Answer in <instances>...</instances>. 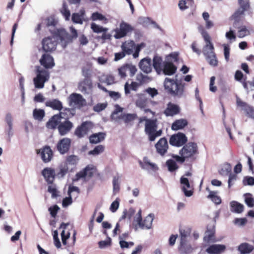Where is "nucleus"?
<instances>
[{
	"instance_id": "nucleus-1",
	"label": "nucleus",
	"mask_w": 254,
	"mask_h": 254,
	"mask_svg": "<svg viewBox=\"0 0 254 254\" xmlns=\"http://www.w3.org/2000/svg\"><path fill=\"white\" fill-rule=\"evenodd\" d=\"M198 30L205 42V45L203 48L202 53L207 62L209 63V64H216L218 61L216 55L214 52V48L211 42L210 36L202 26L198 27Z\"/></svg>"
},
{
	"instance_id": "nucleus-2",
	"label": "nucleus",
	"mask_w": 254,
	"mask_h": 254,
	"mask_svg": "<svg viewBox=\"0 0 254 254\" xmlns=\"http://www.w3.org/2000/svg\"><path fill=\"white\" fill-rule=\"evenodd\" d=\"M143 121H145L144 131L150 141H154L157 137L162 135V130H157V120L147 119L146 117H141L139 119V123Z\"/></svg>"
},
{
	"instance_id": "nucleus-3",
	"label": "nucleus",
	"mask_w": 254,
	"mask_h": 254,
	"mask_svg": "<svg viewBox=\"0 0 254 254\" xmlns=\"http://www.w3.org/2000/svg\"><path fill=\"white\" fill-rule=\"evenodd\" d=\"M44 68H41L37 66L36 76L33 79V82L35 88L38 89L43 88L45 83L50 78V73L48 69L52 68L55 64H42Z\"/></svg>"
},
{
	"instance_id": "nucleus-4",
	"label": "nucleus",
	"mask_w": 254,
	"mask_h": 254,
	"mask_svg": "<svg viewBox=\"0 0 254 254\" xmlns=\"http://www.w3.org/2000/svg\"><path fill=\"white\" fill-rule=\"evenodd\" d=\"M185 84L177 82L174 79L166 78L164 81L165 90L173 96L181 97L183 94Z\"/></svg>"
},
{
	"instance_id": "nucleus-5",
	"label": "nucleus",
	"mask_w": 254,
	"mask_h": 254,
	"mask_svg": "<svg viewBox=\"0 0 254 254\" xmlns=\"http://www.w3.org/2000/svg\"><path fill=\"white\" fill-rule=\"evenodd\" d=\"M70 29L72 36H69L63 29H59L57 31V35L61 40V43L63 47H65L67 44L71 42L73 38L77 37V33L75 29L70 27Z\"/></svg>"
},
{
	"instance_id": "nucleus-6",
	"label": "nucleus",
	"mask_w": 254,
	"mask_h": 254,
	"mask_svg": "<svg viewBox=\"0 0 254 254\" xmlns=\"http://www.w3.org/2000/svg\"><path fill=\"white\" fill-rule=\"evenodd\" d=\"M94 127L93 124L90 121H85L78 126L74 131V134L79 138L84 137Z\"/></svg>"
},
{
	"instance_id": "nucleus-7",
	"label": "nucleus",
	"mask_w": 254,
	"mask_h": 254,
	"mask_svg": "<svg viewBox=\"0 0 254 254\" xmlns=\"http://www.w3.org/2000/svg\"><path fill=\"white\" fill-rule=\"evenodd\" d=\"M184 145L180 151L187 159L191 158L194 155L198 154V147L196 143L190 142Z\"/></svg>"
},
{
	"instance_id": "nucleus-8",
	"label": "nucleus",
	"mask_w": 254,
	"mask_h": 254,
	"mask_svg": "<svg viewBox=\"0 0 254 254\" xmlns=\"http://www.w3.org/2000/svg\"><path fill=\"white\" fill-rule=\"evenodd\" d=\"M36 152L45 163L50 162L54 156L53 151L49 145H45L40 149H36Z\"/></svg>"
},
{
	"instance_id": "nucleus-9",
	"label": "nucleus",
	"mask_w": 254,
	"mask_h": 254,
	"mask_svg": "<svg viewBox=\"0 0 254 254\" xmlns=\"http://www.w3.org/2000/svg\"><path fill=\"white\" fill-rule=\"evenodd\" d=\"M133 30V27L128 23L122 21L119 25V28L115 29L114 37L116 39H121L126 36L128 33Z\"/></svg>"
},
{
	"instance_id": "nucleus-10",
	"label": "nucleus",
	"mask_w": 254,
	"mask_h": 254,
	"mask_svg": "<svg viewBox=\"0 0 254 254\" xmlns=\"http://www.w3.org/2000/svg\"><path fill=\"white\" fill-rule=\"evenodd\" d=\"M153 67L158 74L172 75L175 73L177 67L175 64H153Z\"/></svg>"
},
{
	"instance_id": "nucleus-11",
	"label": "nucleus",
	"mask_w": 254,
	"mask_h": 254,
	"mask_svg": "<svg viewBox=\"0 0 254 254\" xmlns=\"http://www.w3.org/2000/svg\"><path fill=\"white\" fill-rule=\"evenodd\" d=\"M96 171V168L92 165H88L83 169L77 173L75 175V178L73 181H78L82 178H87L90 179L92 178Z\"/></svg>"
},
{
	"instance_id": "nucleus-12",
	"label": "nucleus",
	"mask_w": 254,
	"mask_h": 254,
	"mask_svg": "<svg viewBox=\"0 0 254 254\" xmlns=\"http://www.w3.org/2000/svg\"><path fill=\"white\" fill-rule=\"evenodd\" d=\"M188 138L182 132H178L172 135L169 140L170 144L174 146L180 147L186 143Z\"/></svg>"
},
{
	"instance_id": "nucleus-13",
	"label": "nucleus",
	"mask_w": 254,
	"mask_h": 254,
	"mask_svg": "<svg viewBox=\"0 0 254 254\" xmlns=\"http://www.w3.org/2000/svg\"><path fill=\"white\" fill-rule=\"evenodd\" d=\"M42 48L46 52H52L56 49L57 38L55 36L47 37L44 38L42 42Z\"/></svg>"
},
{
	"instance_id": "nucleus-14",
	"label": "nucleus",
	"mask_w": 254,
	"mask_h": 254,
	"mask_svg": "<svg viewBox=\"0 0 254 254\" xmlns=\"http://www.w3.org/2000/svg\"><path fill=\"white\" fill-rule=\"evenodd\" d=\"M71 144V139L64 137L59 140L56 145V148L60 154H64L68 152Z\"/></svg>"
},
{
	"instance_id": "nucleus-15",
	"label": "nucleus",
	"mask_w": 254,
	"mask_h": 254,
	"mask_svg": "<svg viewBox=\"0 0 254 254\" xmlns=\"http://www.w3.org/2000/svg\"><path fill=\"white\" fill-rule=\"evenodd\" d=\"M155 146L158 154L161 156L164 155L167 153L169 147L167 139L165 137L161 138Z\"/></svg>"
},
{
	"instance_id": "nucleus-16",
	"label": "nucleus",
	"mask_w": 254,
	"mask_h": 254,
	"mask_svg": "<svg viewBox=\"0 0 254 254\" xmlns=\"http://www.w3.org/2000/svg\"><path fill=\"white\" fill-rule=\"evenodd\" d=\"M136 71V68L133 64H124L119 69V73L122 78L126 77L127 72L129 73L130 76H132Z\"/></svg>"
},
{
	"instance_id": "nucleus-17",
	"label": "nucleus",
	"mask_w": 254,
	"mask_h": 254,
	"mask_svg": "<svg viewBox=\"0 0 254 254\" xmlns=\"http://www.w3.org/2000/svg\"><path fill=\"white\" fill-rule=\"evenodd\" d=\"M42 175L48 184H53L55 178V171L53 168H45L42 171Z\"/></svg>"
},
{
	"instance_id": "nucleus-18",
	"label": "nucleus",
	"mask_w": 254,
	"mask_h": 254,
	"mask_svg": "<svg viewBox=\"0 0 254 254\" xmlns=\"http://www.w3.org/2000/svg\"><path fill=\"white\" fill-rule=\"evenodd\" d=\"M73 127V124L70 121L65 120L64 122L60 123L58 129L61 135H64L70 131Z\"/></svg>"
},
{
	"instance_id": "nucleus-19",
	"label": "nucleus",
	"mask_w": 254,
	"mask_h": 254,
	"mask_svg": "<svg viewBox=\"0 0 254 254\" xmlns=\"http://www.w3.org/2000/svg\"><path fill=\"white\" fill-rule=\"evenodd\" d=\"M180 112V108L178 105L169 102L167 105V107L164 110V113L167 117H172L179 114Z\"/></svg>"
},
{
	"instance_id": "nucleus-20",
	"label": "nucleus",
	"mask_w": 254,
	"mask_h": 254,
	"mask_svg": "<svg viewBox=\"0 0 254 254\" xmlns=\"http://www.w3.org/2000/svg\"><path fill=\"white\" fill-rule=\"evenodd\" d=\"M78 89L83 93H87L89 90L92 88V83L91 78H84V79L79 83Z\"/></svg>"
},
{
	"instance_id": "nucleus-21",
	"label": "nucleus",
	"mask_w": 254,
	"mask_h": 254,
	"mask_svg": "<svg viewBox=\"0 0 254 254\" xmlns=\"http://www.w3.org/2000/svg\"><path fill=\"white\" fill-rule=\"evenodd\" d=\"M61 117L56 114L52 116L46 123V127L49 129H55L61 123Z\"/></svg>"
},
{
	"instance_id": "nucleus-22",
	"label": "nucleus",
	"mask_w": 254,
	"mask_h": 254,
	"mask_svg": "<svg viewBox=\"0 0 254 254\" xmlns=\"http://www.w3.org/2000/svg\"><path fill=\"white\" fill-rule=\"evenodd\" d=\"M225 250L226 246L224 245L214 244L207 248L206 252L209 254H220Z\"/></svg>"
},
{
	"instance_id": "nucleus-23",
	"label": "nucleus",
	"mask_w": 254,
	"mask_h": 254,
	"mask_svg": "<svg viewBox=\"0 0 254 254\" xmlns=\"http://www.w3.org/2000/svg\"><path fill=\"white\" fill-rule=\"evenodd\" d=\"M249 6H243L237 9L235 13L231 16V19L234 21V26L236 27V23L238 22L242 16L244 14V11L248 8Z\"/></svg>"
},
{
	"instance_id": "nucleus-24",
	"label": "nucleus",
	"mask_w": 254,
	"mask_h": 254,
	"mask_svg": "<svg viewBox=\"0 0 254 254\" xmlns=\"http://www.w3.org/2000/svg\"><path fill=\"white\" fill-rule=\"evenodd\" d=\"M106 133L102 132L93 133L89 137V142L91 144H97L103 141L105 138Z\"/></svg>"
},
{
	"instance_id": "nucleus-25",
	"label": "nucleus",
	"mask_w": 254,
	"mask_h": 254,
	"mask_svg": "<svg viewBox=\"0 0 254 254\" xmlns=\"http://www.w3.org/2000/svg\"><path fill=\"white\" fill-rule=\"evenodd\" d=\"M121 48L127 54L130 55L133 53V50H135V44L133 41H127L123 43Z\"/></svg>"
},
{
	"instance_id": "nucleus-26",
	"label": "nucleus",
	"mask_w": 254,
	"mask_h": 254,
	"mask_svg": "<svg viewBox=\"0 0 254 254\" xmlns=\"http://www.w3.org/2000/svg\"><path fill=\"white\" fill-rule=\"evenodd\" d=\"M180 183L183 185L182 189L185 193V195L188 197L191 196L193 194V191L191 190H187V188H190V184L188 179L185 178L184 177H182L180 179Z\"/></svg>"
},
{
	"instance_id": "nucleus-27",
	"label": "nucleus",
	"mask_w": 254,
	"mask_h": 254,
	"mask_svg": "<svg viewBox=\"0 0 254 254\" xmlns=\"http://www.w3.org/2000/svg\"><path fill=\"white\" fill-rule=\"evenodd\" d=\"M153 220L151 214H149L146 216L143 221L140 220L137 223L139 226L142 229H149L151 228Z\"/></svg>"
},
{
	"instance_id": "nucleus-28",
	"label": "nucleus",
	"mask_w": 254,
	"mask_h": 254,
	"mask_svg": "<svg viewBox=\"0 0 254 254\" xmlns=\"http://www.w3.org/2000/svg\"><path fill=\"white\" fill-rule=\"evenodd\" d=\"M137 118V116L136 114L123 113L120 115L117 119L122 120L126 124L128 125Z\"/></svg>"
},
{
	"instance_id": "nucleus-29",
	"label": "nucleus",
	"mask_w": 254,
	"mask_h": 254,
	"mask_svg": "<svg viewBox=\"0 0 254 254\" xmlns=\"http://www.w3.org/2000/svg\"><path fill=\"white\" fill-rule=\"evenodd\" d=\"M45 105L47 107H50L55 110L61 111L63 109L62 103L58 99L47 101Z\"/></svg>"
},
{
	"instance_id": "nucleus-30",
	"label": "nucleus",
	"mask_w": 254,
	"mask_h": 254,
	"mask_svg": "<svg viewBox=\"0 0 254 254\" xmlns=\"http://www.w3.org/2000/svg\"><path fill=\"white\" fill-rule=\"evenodd\" d=\"M237 29V36L239 38H243L251 34V32L246 25H241L236 27Z\"/></svg>"
},
{
	"instance_id": "nucleus-31",
	"label": "nucleus",
	"mask_w": 254,
	"mask_h": 254,
	"mask_svg": "<svg viewBox=\"0 0 254 254\" xmlns=\"http://www.w3.org/2000/svg\"><path fill=\"white\" fill-rule=\"evenodd\" d=\"M254 249V246L247 243L241 244L238 248V250L240 252L241 254H249L252 252Z\"/></svg>"
},
{
	"instance_id": "nucleus-32",
	"label": "nucleus",
	"mask_w": 254,
	"mask_h": 254,
	"mask_svg": "<svg viewBox=\"0 0 254 254\" xmlns=\"http://www.w3.org/2000/svg\"><path fill=\"white\" fill-rule=\"evenodd\" d=\"M188 121L186 119L177 120L172 124V129L174 130L183 129L188 125Z\"/></svg>"
},
{
	"instance_id": "nucleus-33",
	"label": "nucleus",
	"mask_w": 254,
	"mask_h": 254,
	"mask_svg": "<svg viewBox=\"0 0 254 254\" xmlns=\"http://www.w3.org/2000/svg\"><path fill=\"white\" fill-rule=\"evenodd\" d=\"M180 62H182V61L179 57V53L177 52H173L166 57V62L165 64H173L174 63Z\"/></svg>"
},
{
	"instance_id": "nucleus-34",
	"label": "nucleus",
	"mask_w": 254,
	"mask_h": 254,
	"mask_svg": "<svg viewBox=\"0 0 254 254\" xmlns=\"http://www.w3.org/2000/svg\"><path fill=\"white\" fill-rule=\"evenodd\" d=\"M139 164L140 166L143 169H150L153 171H156L158 169L157 165L155 164L151 163L148 161L145 160L144 159L143 160V162H142L141 161H139Z\"/></svg>"
},
{
	"instance_id": "nucleus-35",
	"label": "nucleus",
	"mask_w": 254,
	"mask_h": 254,
	"mask_svg": "<svg viewBox=\"0 0 254 254\" xmlns=\"http://www.w3.org/2000/svg\"><path fill=\"white\" fill-rule=\"evenodd\" d=\"M215 236V230L214 228L208 229L207 228V231L205 233V236L204 237V241L207 243L210 242H215L216 240L214 239Z\"/></svg>"
},
{
	"instance_id": "nucleus-36",
	"label": "nucleus",
	"mask_w": 254,
	"mask_h": 254,
	"mask_svg": "<svg viewBox=\"0 0 254 254\" xmlns=\"http://www.w3.org/2000/svg\"><path fill=\"white\" fill-rule=\"evenodd\" d=\"M85 14V10L82 9H81L79 13H73L72 15V20L74 23L82 24L83 15Z\"/></svg>"
},
{
	"instance_id": "nucleus-37",
	"label": "nucleus",
	"mask_w": 254,
	"mask_h": 254,
	"mask_svg": "<svg viewBox=\"0 0 254 254\" xmlns=\"http://www.w3.org/2000/svg\"><path fill=\"white\" fill-rule=\"evenodd\" d=\"M69 98L70 102L76 105H82L85 101L80 94L77 93L71 94L69 96Z\"/></svg>"
},
{
	"instance_id": "nucleus-38",
	"label": "nucleus",
	"mask_w": 254,
	"mask_h": 254,
	"mask_svg": "<svg viewBox=\"0 0 254 254\" xmlns=\"http://www.w3.org/2000/svg\"><path fill=\"white\" fill-rule=\"evenodd\" d=\"M140 85V84L134 81L131 82L130 84H129L128 82H126L125 85V92L126 95L129 94L130 90L136 91Z\"/></svg>"
},
{
	"instance_id": "nucleus-39",
	"label": "nucleus",
	"mask_w": 254,
	"mask_h": 254,
	"mask_svg": "<svg viewBox=\"0 0 254 254\" xmlns=\"http://www.w3.org/2000/svg\"><path fill=\"white\" fill-rule=\"evenodd\" d=\"M230 206L232 211L238 213H240L244 210V205L236 201H231Z\"/></svg>"
},
{
	"instance_id": "nucleus-40",
	"label": "nucleus",
	"mask_w": 254,
	"mask_h": 254,
	"mask_svg": "<svg viewBox=\"0 0 254 254\" xmlns=\"http://www.w3.org/2000/svg\"><path fill=\"white\" fill-rule=\"evenodd\" d=\"M206 190L209 192V194L207 196V198L211 199L216 204H219L221 203V198L216 195V192L210 190L208 187H207Z\"/></svg>"
},
{
	"instance_id": "nucleus-41",
	"label": "nucleus",
	"mask_w": 254,
	"mask_h": 254,
	"mask_svg": "<svg viewBox=\"0 0 254 254\" xmlns=\"http://www.w3.org/2000/svg\"><path fill=\"white\" fill-rule=\"evenodd\" d=\"M45 115L44 110L41 109H35L33 112V118L35 120L41 121Z\"/></svg>"
},
{
	"instance_id": "nucleus-42",
	"label": "nucleus",
	"mask_w": 254,
	"mask_h": 254,
	"mask_svg": "<svg viewBox=\"0 0 254 254\" xmlns=\"http://www.w3.org/2000/svg\"><path fill=\"white\" fill-rule=\"evenodd\" d=\"M91 19L93 21H101L104 23H106L108 22V19L105 16L98 12H93L91 15Z\"/></svg>"
},
{
	"instance_id": "nucleus-43",
	"label": "nucleus",
	"mask_w": 254,
	"mask_h": 254,
	"mask_svg": "<svg viewBox=\"0 0 254 254\" xmlns=\"http://www.w3.org/2000/svg\"><path fill=\"white\" fill-rule=\"evenodd\" d=\"M193 3V0H181L179 1L178 6L180 10H185L188 9L189 6H191Z\"/></svg>"
},
{
	"instance_id": "nucleus-44",
	"label": "nucleus",
	"mask_w": 254,
	"mask_h": 254,
	"mask_svg": "<svg viewBox=\"0 0 254 254\" xmlns=\"http://www.w3.org/2000/svg\"><path fill=\"white\" fill-rule=\"evenodd\" d=\"M39 62L40 64H54L53 57L48 54H43Z\"/></svg>"
},
{
	"instance_id": "nucleus-45",
	"label": "nucleus",
	"mask_w": 254,
	"mask_h": 254,
	"mask_svg": "<svg viewBox=\"0 0 254 254\" xmlns=\"http://www.w3.org/2000/svg\"><path fill=\"white\" fill-rule=\"evenodd\" d=\"M58 114L60 115V117H61V119H64L66 120H68L70 118L73 116V114L71 113V109L66 108Z\"/></svg>"
},
{
	"instance_id": "nucleus-46",
	"label": "nucleus",
	"mask_w": 254,
	"mask_h": 254,
	"mask_svg": "<svg viewBox=\"0 0 254 254\" xmlns=\"http://www.w3.org/2000/svg\"><path fill=\"white\" fill-rule=\"evenodd\" d=\"M166 165L168 167V170L173 172L176 170H177L179 168L177 163L172 159H169L166 161Z\"/></svg>"
},
{
	"instance_id": "nucleus-47",
	"label": "nucleus",
	"mask_w": 254,
	"mask_h": 254,
	"mask_svg": "<svg viewBox=\"0 0 254 254\" xmlns=\"http://www.w3.org/2000/svg\"><path fill=\"white\" fill-rule=\"evenodd\" d=\"M68 172V167L66 164L61 165L59 167V171L57 174L58 178H63Z\"/></svg>"
},
{
	"instance_id": "nucleus-48",
	"label": "nucleus",
	"mask_w": 254,
	"mask_h": 254,
	"mask_svg": "<svg viewBox=\"0 0 254 254\" xmlns=\"http://www.w3.org/2000/svg\"><path fill=\"white\" fill-rule=\"evenodd\" d=\"M91 28L94 32L97 33L106 32L108 30V28H104L103 27L97 25L95 23H92L91 24Z\"/></svg>"
},
{
	"instance_id": "nucleus-49",
	"label": "nucleus",
	"mask_w": 254,
	"mask_h": 254,
	"mask_svg": "<svg viewBox=\"0 0 254 254\" xmlns=\"http://www.w3.org/2000/svg\"><path fill=\"white\" fill-rule=\"evenodd\" d=\"M120 177L119 176H115L113 180V192L114 194L118 193L120 190Z\"/></svg>"
},
{
	"instance_id": "nucleus-50",
	"label": "nucleus",
	"mask_w": 254,
	"mask_h": 254,
	"mask_svg": "<svg viewBox=\"0 0 254 254\" xmlns=\"http://www.w3.org/2000/svg\"><path fill=\"white\" fill-rule=\"evenodd\" d=\"M105 150L104 146L99 145L96 146L93 150L89 151V155H97L104 152Z\"/></svg>"
},
{
	"instance_id": "nucleus-51",
	"label": "nucleus",
	"mask_w": 254,
	"mask_h": 254,
	"mask_svg": "<svg viewBox=\"0 0 254 254\" xmlns=\"http://www.w3.org/2000/svg\"><path fill=\"white\" fill-rule=\"evenodd\" d=\"M78 159L77 157L75 155H69L67 156L65 159V162L64 164L71 165H76L77 163Z\"/></svg>"
},
{
	"instance_id": "nucleus-52",
	"label": "nucleus",
	"mask_w": 254,
	"mask_h": 254,
	"mask_svg": "<svg viewBox=\"0 0 254 254\" xmlns=\"http://www.w3.org/2000/svg\"><path fill=\"white\" fill-rule=\"evenodd\" d=\"M245 201L247 205L250 207L254 206V199L251 193L245 194Z\"/></svg>"
},
{
	"instance_id": "nucleus-53",
	"label": "nucleus",
	"mask_w": 254,
	"mask_h": 254,
	"mask_svg": "<svg viewBox=\"0 0 254 254\" xmlns=\"http://www.w3.org/2000/svg\"><path fill=\"white\" fill-rule=\"evenodd\" d=\"M237 36L236 35L235 31L232 30L231 28H230L229 31L227 32L225 34L226 38L230 41H235L236 39Z\"/></svg>"
},
{
	"instance_id": "nucleus-54",
	"label": "nucleus",
	"mask_w": 254,
	"mask_h": 254,
	"mask_svg": "<svg viewBox=\"0 0 254 254\" xmlns=\"http://www.w3.org/2000/svg\"><path fill=\"white\" fill-rule=\"evenodd\" d=\"M60 210V207L56 204L54 205L53 206H51L49 208L48 210L50 213L51 215L55 218L57 216L58 212Z\"/></svg>"
},
{
	"instance_id": "nucleus-55",
	"label": "nucleus",
	"mask_w": 254,
	"mask_h": 254,
	"mask_svg": "<svg viewBox=\"0 0 254 254\" xmlns=\"http://www.w3.org/2000/svg\"><path fill=\"white\" fill-rule=\"evenodd\" d=\"M53 239L55 246L57 248H60L61 247V244L60 239L58 238V232L57 230L54 232Z\"/></svg>"
},
{
	"instance_id": "nucleus-56",
	"label": "nucleus",
	"mask_w": 254,
	"mask_h": 254,
	"mask_svg": "<svg viewBox=\"0 0 254 254\" xmlns=\"http://www.w3.org/2000/svg\"><path fill=\"white\" fill-rule=\"evenodd\" d=\"M223 47L224 48V54L225 59L226 60V62H228L229 59V55H230V46L228 44H224L223 45Z\"/></svg>"
},
{
	"instance_id": "nucleus-57",
	"label": "nucleus",
	"mask_w": 254,
	"mask_h": 254,
	"mask_svg": "<svg viewBox=\"0 0 254 254\" xmlns=\"http://www.w3.org/2000/svg\"><path fill=\"white\" fill-rule=\"evenodd\" d=\"M153 64H139L140 68L145 73H148L152 70Z\"/></svg>"
},
{
	"instance_id": "nucleus-58",
	"label": "nucleus",
	"mask_w": 254,
	"mask_h": 254,
	"mask_svg": "<svg viewBox=\"0 0 254 254\" xmlns=\"http://www.w3.org/2000/svg\"><path fill=\"white\" fill-rule=\"evenodd\" d=\"M145 47V44L143 43L138 44L137 45H135V52L133 54V57L135 59L137 58L139 56V53L141 49Z\"/></svg>"
},
{
	"instance_id": "nucleus-59",
	"label": "nucleus",
	"mask_w": 254,
	"mask_h": 254,
	"mask_svg": "<svg viewBox=\"0 0 254 254\" xmlns=\"http://www.w3.org/2000/svg\"><path fill=\"white\" fill-rule=\"evenodd\" d=\"M5 122L9 127V130H11L12 128V117L11 114L7 113L5 116Z\"/></svg>"
},
{
	"instance_id": "nucleus-60",
	"label": "nucleus",
	"mask_w": 254,
	"mask_h": 254,
	"mask_svg": "<svg viewBox=\"0 0 254 254\" xmlns=\"http://www.w3.org/2000/svg\"><path fill=\"white\" fill-rule=\"evenodd\" d=\"M245 112H246V115L251 118L254 119V108L248 106V107H246L245 109Z\"/></svg>"
},
{
	"instance_id": "nucleus-61",
	"label": "nucleus",
	"mask_w": 254,
	"mask_h": 254,
	"mask_svg": "<svg viewBox=\"0 0 254 254\" xmlns=\"http://www.w3.org/2000/svg\"><path fill=\"white\" fill-rule=\"evenodd\" d=\"M243 184L244 185H254V178L249 176L245 177L243 180Z\"/></svg>"
},
{
	"instance_id": "nucleus-62",
	"label": "nucleus",
	"mask_w": 254,
	"mask_h": 254,
	"mask_svg": "<svg viewBox=\"0 0 254 254\" xmlns=\"http://www.w3.org/2000/svg\"><path fill=\"white\" fill-rule=\"evenodd\" d=\"M70 233L69 232H65V230H63L61 233L62 241L64 245H66V240L69 238Z\"/></svg>"
},
{
	"instance_id": "nucleus-63",
	"label": "nucleus",
	"mask_w": 254,
	"mask_h": 254,
	"mask_svg": "<svg viewBox=\"0 0 254 254\" xmlns=\"http://www.w3.org/2000/svg\"><path fill=\"white\" fill-rule=\"evenodd\" d=\"M119 206V201L118 199H116L114 201H113L111 206L110 209L112 212H116L118 209Z\"/></svg>"
},
{
	"instance_id": "nucleus-64",
	"label": "nucleus",
	"mask_w": 254,
	"mask_h": 254,
	"mask_svg": "<svg viewBox=\"0 0 254 254\" xmlns=\"http://www.w3.org/2000/svg\"><path fill=\"white\" fill-rule=\"evenodd\" d=\"M48 191L52 194L53 197H56L58 195L57 190L55 186L50 185L48 188Z\"/></svg>"
}]
</instances>
